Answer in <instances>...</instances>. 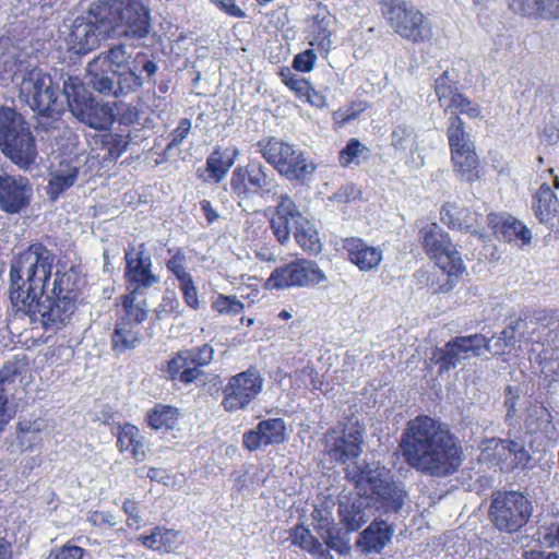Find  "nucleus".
Here are the masks:
<instances>
[{
  "instance_id": "f257e3e1",
  "label": "nucleus",
  "mask_w": 559,
  "mask_h": 559,
  "mask_svg": "<svg viewBox=\"0 0 559 559\" xmlns=\"http://www.w3.org/2000/svg\"><path fill=\"white\" fill-rule=\"evenodd\" d=\"M55 254L40 243H34L12 261L10 269V299L32 322L46 330L67 325L76 310V302L63 295H46L52 273Z\"/></svg>"
},
{
  "instance_id": "f03ea898",
  "label": "nucleus",
  "mask_w": 559,
  "mask_h": 559,
  "mask_svg": "<svg viewBox=\"0 0 559 559\" xmlns=\"http://www.w3.org/2000/svg\"><path fill=\"white\" fill-rule=\"evenodd\" d=\"M407 464L424 475L447 477L462 464V447L441 423L417 416L407 423L400 441Z\"/></svg>"
},
{
  "instance_id": "7ed1b4c3",
  "label": "nucleus",
  "mask_w": 559,
  "mask_h": 559,
  "mask_svg": "<svg viewBox=\"0 0 559 559\" xmlns=\"http://www.w3.org/2000/svg\"><path fill=\"white\" fill-rule=\"evenodd\" d=\"M132 51L124 44L111 46L86 66V83L108 97H126L143 86V79L131 67Z\"/></svg>"
},
{
  "instance_id": "20e7f679",
  "label": "nucleus",
  "mask_w": 559,
  "mask_h": 559,
  "mask_svg": "<svg viewBox=\"0 0 559 559\" xmlns=\"http://www.w3.org/2000/svg\"><path fill=\"white\" fill-rule=\"evenodd\" d=\"M91 12L103 31L115 36L141 39L150 33L148 10L141 0H99L91 4Z\"/></svg>"
},
{
  "instance_id": "39448f33",
  "label": "nucleus",
  "mask_w": 559,
  "mask_h": 559,
  "mask_svg": "<svg viewBox=\"0 0 559 559\" xmlns=\"http://www.w3.org/2000/svg\"><path fill=\"white\" fill-rule=\"evenodd\" d=\"M347 479L357 489V495L374 497L386 511H399L404 504L406 492L401 484L391 480L390 472L379 463L347 465Z\"/></svg>"
},
{
  "instance_id": "423d86ee",
  "label": "nucleus",
  "mask_w": 559,
  "mask_h": 559,
  "mask_svg": "<svg viewBox=\"0 0 559 559\" xmlns=\"http://www.w3.org/2000/svg\"><path fill=\"white\" fill-rule=\"evenodd\" d=\"M0 152L22 170H28L38 156L28 122L10 107H0Z\"/></svg>"
},
{
  "instance_id": "0eeeda50",
  "label": "nucleus",
  "mask_w": 559,
  "mask_h": 559,
  "mask_svg": "<svg viewBox=\"0 0 559 559\" xmlns=\"http://www.w3.org/2000/svg\"><path fill=\"white\" fill-rule=\"evenodd\" d=\"M257 145L262 157L289 180L304 182L310 179L316 170V165L306 158L302 151L282 139L265 138Z\"/></svg>"
},
{
  "instance_id": "6e6552de",
  "label": "nucleus",
  "mask_w": 559,
  "mask_h": 559,
  "mask_svg": "<svg viewBox=\"0 0 559 559\" xmlns=\"http://www.w3.org/2000/svg\"><path fill=\"white\" fill-rule=\"evenodd\" d=\"M381 10L391 28L412 43H423L432 36L429 21L415 5L404 0H381Z\"/></svg>"
},
{
  "instance_id": "1a4fd4ad",
  "label": "nucleus",
  "mask_w": 559,
  "mask_h": 559,
  "mask_svg": "<svg viewBox=\"0 0 559 559\" xmlns=\"http://www.w3.org/2000/svg\"><path fill=\"white\" fill-rule=\"evenodd\" d=\"M63 93L71 114L84 124L96 130H106L112 124V108L94 100L78 78L64 81Z\"/></svg>"
},
{
  "instance_id": "9d476101",
  "label": "nucleus",
  "mask_w": 559,
  "mask_h": 559,
  "mask_svg": "<svg viewBox=\"0 0 559 559\" xmlns=\"http://www.w3.org/2000/svg\"><path fill=\"white\" fill-rule=\"evenodd\" d=\"M532 512V501L524 493L511 490L492 495L488 514L499 531L513 533L526 525Z\"/></svg>"
},
{
  "instance_id": "9b49d317",
  "label": "nucleus",
  "mask_w": 559,
  "mask_h": 559,
  "mask_svg": "<svg viewBox=\"0 0 559 559\" xmlns=\"http://www.w3.org/2000/svg\"><path fill=\"white\" fill-rule=\"evenodd\" d=\"M17 79L19 99L34 112L48 115L57 111L58 87L51 76L39 68L23 71Z\"/></svg>"
},
{
  "instance_id": "f8f14e48",
  "label": "nucleus",
  "mask_w": 559,
  "mask_h": 559,
  "mask_svg": "<svg viewBox=\"0 0 559 559\" xmlns=\"http://www.w3.org/2000/svg\"><path fill=\"white\" fill-rule=\"evenodd\" d=\"M491 342L492 338H487L481 334L456 336L444 347L436 348L430 360L439 364L441 371H449L465 360L481 356L484 350L498 354L499 350H493Z\"/></svg>"
},
{
  "instance_id": "ddd939ff",
  "label": "nucleus",
  "mask_w": 559,
  "mask_h": 559,
  "mask_svg": "<svg viewBox=\"0 0 559 559\" xmlns=\"http://www.w3.org/2000/svg\"><path fill=\"white\" fill-rule=\"evenodd\" d=\"M441 221L452 229H459L485 239L490 233H497L500 215L489 212L486 215L479 211L461 209L447 203L441 209Z\"/></svg>"
},
{
  "instance_id": "4468645a",
  "label": "nucleus",
  "mask_w": 559,
  "mask_h": 559,
  "mask_svg": "<svg viewBox=\"0 0 559 559\" xmlns=\"http://www.w3.org/2000/svg\"><path fill=\"white\" fill-rule=\"evenodd\" d=\"M479 460L499 467L501 472H510L519 466H524L530 460V454L522 439L491 438L483 442Z\"/></svg>"
},
{
  "instance_id": "2eb2a0df",
  "label": "nucleus",
  "mask_w": 559,
  "mask_h": 559,
  "mask_svg": "<svg viewBox=\"0 0 559 559\" xmlns=\"http://www.w3.org/2000/svg\"><path fill=\"white\" fill-rule=\"evenodd\" d=\"M326 281V276L317 263L298 259L284 266L276 267L266 285L272 289L314 286Z\"/></svg>"
},
{
  "instance_id": "dca6fc26",
  "label": "nucleus",
  "mask_w": 559,
  "mask_h": 559,
  "mask_svg": "<svg viewBox=\"0 0 559 559\" xmlns=\"http://www.w3.org/2000/svg\"><path fill=\"white\" fill-rule=\"evenodd\" d=\"M262 386L263 378L257 369L233 376L223 390L222 406L226 412L245 409L260 394Z\"/></svg>"
},
{
  "instance_id": "f3484780",
  "label": "nucleus",
  "mask_w": 559,
  "mask_h": 559,
  "mask_svg": "<svg viewBox=\"0 0 559 559\" xmlns=\"http://www.w3.org/2000/svg\"><path fill=\"white\" fill-rule=\"evenodd\" d=\"M276 186L272 174L262 164L255 162L236 167L230 180L233 192L241 199H248L252 193L269 194Z\"/></svg>"
},
{
  "instance_id": "a211bd4d",
  "label": "nucleus",
  "mask_w": 559,
  "mask_h": 559,
  "mask_svg": "<svg viewBox=\"0 0 559 559\" xmlns=\"http://www.w3.org/2000/svg\"><path fill=\"white\" fill-rule=\"evenodd\" d=\"M127 267L126 278L133 287L131 292L143 294L147 288L159 283V277L152 273V260L146 254L144 243L132 247L124 255Z\"/></svg>"
},
{
  "instance_id": "6ab92c4d",
  "label": "nucleus",
  "mask_w": 559,
  "mask_h": 559,
  "mask_svg": "<svg viewBox=\"0 0 559 559\" xmlns=\"http://www.w3.org/2000/svg\"><path fill=\"white\" fill-rule=\"evenodd\" d=\"M364 433L358 427L344 430L332 429L324 437V451L337 462L346 463L362 452Z\"/></svg>"
},
{
  "instance_id": "aec40b11",
  "label": "nucleus",
  "mask_w": 559,
  "mask_h": 559,
  "mask_svg": "<svg viewBox=\"0 0 559 559\" xmlns=\"http://www.w3.org/2000/svg\"><path fill=\"white\" fill-rule=\"evenodd\" d=\"M103 25L96 21L91 8L86 16L76 17L66 36L67 47L76 55L87 53L99 45Z\"/></svg>"
},
{
  "instance_id": "412c9836",
  "label": "nucleus",
  "mask_w": 559,
  "mask_h": 559,
  "mask_svg": "<svg viewBox=\"0 0 559 559\" xmlns=\"http://www.w3.org/2000/svg\"><path fill=\"white\" fill-rule=\"evenodd\" d=\"M33 187L28 178L21 175H0V209L8 214L25 210L32 200Z\"/></svg>"
},
{
  "instance_id": "4be33fe9",
  "label": "nucleus",
  "mask_w": 559,
  "mask_h": 559,
  "mask_svg": "<svg viewBox=\"0 0 559 559\" xmlns=\"http://www.w3.org/2000/svg\"><path fill=\"white\" fill-rule=\"evenodd\" d=\"M286 439V425L282 418H271L260 421L252 430L243 435V445L255 451L271 444L283 443Z\"/></svg>"
},
{
  "instance_id": "5701e85b",
  "label": "nucleus",
  "mask_w": 559,
  "mask_h": 559,
  "mask_svg": "<svg viewBox=\"0 0 559 559\" xmlns=\"http://www.w3.org/2000/svg\"><path fill=\"white\" fill-rule=\"evenodd\" d=\"M343 249L347 252L348 260L362 272L376 271L383 260L382 249L368 245L361 238H346Z\"/></svg>"
},
{
  "instance_id": "b1692460",
  "label": "nucleus",
  "mask_w": 559,
  "mask_h": 559,
  "mask_svg": "<svg viewBox=\"0 0 559 559\" xmlns=\"http://www.w3.org/2000/svg\"><path fill=\"white\" fill-rule=\"evenodd\" d=\"M341 523L347 532L358 531L370 519L369 502L366 496H343L338 502Z\"/></svg>"
},
{
  "instance_id": "393cba45",
  "label": "nucleus",
  "mask_w": 559,
  "mask_h": 559,
  "mask_svg": "<svg viewBox=\"0 0 559 559\" xmlns=\"http://www.w3.org/2000/svg\"><path fill=\"white\" fill-rule=\"evenodd\" d=\"M295 214H301L297 205L289 195L282 194L276 206V213L271 219L273 234L281 243H286L296 230L297 217H295Z\"/></svg>"
},
{
  "instance_id": "a878e982",
  "label": "nucleus",
  "mask_w": 559,
  "mask_h": 559,
  "mask_svg": "<svg viewBox=\"0 0 559 559\" xmlns=\"http://www.w3.org/2000/svg\"><path fill=\"white\" fill-rule=\"evenodd\" d=\"M393 528L383 520L371 522L358 536L355 546L361 554H380L393 537Z\"/></svg>"
},
{
  "instance_id": "bb28decb",
  "label": "nucleus",
  "mask_w": 559,
  "mask_h": 559,
  "mask_svg": "<svg viewBox=\"0 0 559 559\" xmlns=\"http://www.w3.org/2000/svg\"><path fill=\"white\" fill-rule=\"evenodd\" d=\"M452 163L456 176L466 182L479 179L478 157L474 146H466L451 152Z\"/></svg>"
},
{
  "instance_id": "cd10ccee",
  "label": "nucleus",
  "mask_w": 559,
  "mask_h": 559,
  "mask_svg": "<svg viewBox=\"0 0 559 559\" xmlns=\"http://www.w3.org/2000/svg\"><path fill=\"white\" fill-rule=\"evenodd\" d=\"M79 168L73 163H60L58 168L50 174L47 194L55 201L67 189L72 187L78 179Z\"/></svg>"
},
{
  "instance_id": "c85d7f7f",
  "label": "nucleus",
  "mask_w": 559,
  "mask_h": 559,
  "mask_svg": "<svg viewBox=\"0 0 559 559\" xmlns=\"http://www.w3.org/2000/svg\"><path fill=\"white\" fill-rule=\"evenodd\" d=\"M142 294L130 292L128 295L121 297V311L117 321L130 323L139 326L142 324L148 313V306L145 299H141Z\"/></svg>"
},
{
  "instance_id": "c756f323",
  "label": "nucleus",
  "mask_w": 559,
  "mask_h": 559,
  "mask_svg": "<svg viewBox=\"0 0 559 559\" xmlns=\"http://www.w3.org/2000/svg\"><path fill=\"white\" fill-rule=\"evenodd\" d=\"M120 452L128 453L135 462H142L146 457L143 437L138 427L127 424L121 427L118 435Z\"/></svg>"
},
{
  "instance_id": "7c9ffc66",
  "label": "nucleus",
  "mask_w": 559,
  "mask_h": 559,
  "mask_svg": "<svg viewBox=\"0 0 559 559\" xmlns=\"http://www.w3.org/2000/svg\"><path fill=\"white\" fill-rule=\"evenodd\" d=\"M84 285V277L74 267H70L63 273L60 271L56 272L51 293L70 297L71 301L76 302L79 293Z\"/></svg>"
},
{
  "instance_id": "2f4dec72",
  "label": "nucleus",
  "mask_w": 559,
  "mask_h": 559,
  "mask_svg": "<svg viewBox=\"0 0 559 559\" xmlns=\"http://www.w3.org/2000/svg\"><path fill=\"white\" fill-rule=\"evenodd\" d=\"M29 371L28 361L23 356H15L13 359L7 361L0 370V390L1 394L8 397L7 393L11 390L10 386L14 385L16 381L23 382V379Z\"/></svg>"
},
{
  "instance_id": "473e14b6",
  "label": "nucleus",
  "mask_w": 559,
  "mask_h": 559,
  "mask_svg": "<svg viewBox=\"0 0 559 559\" xmlns=\"http://www.w3.org/2000/svg\"><path fill=\"white\" fill-rule=\"evenodd\" d=\"M534 211L540 223L551 222L559 213L558 198L546 183H543L535 194Z\"/></svg>"
},
{
  "instance_id": "72a5a7b5",
  "label": "nucleus",
  "mask_w": 559,
  "mask_h": 559,
  "mask_svg": "<svg viewBox=\"0 0 559 559\" xmlns=\"http://www.w3.org/2000/svg\"><path fill=\"white\" fill-rule=\"evenodd\" d=\"M297 217L294 237L297 243L309 253H319L322 245L314 225L302 214H295Z\"/></svg>"
},
{
  "instance_id": "f704fd0d",
  "label": "nucleus",
  "mask_w": 559,
  "mask_h": 559,
  "mask_svg": "<svg viewBox=\"0 0 559 559\" xmlns=\"http://www.w3.org/2000/svg\"><path fill=\"white\" fill-rule=\"evenodd\" d=\"M141 340L140 329L136 325L117 321L116 329L111 337L112 349L120 355L138 346Z\"/></svg>"
},
{
  "instance_id": "c9c22d12",
  "label": "nucleus",
  "mask_w": 559,
  "mask_h": 559,
  "mask_svg": "<svg viewBox=\"0 0 559 559\" xmlns=\"http://www.w3.org/2000/svg\"><path fill=\"white\" fill-rule=\"evenodd\" d=\"M238 150H215L206 159V170L215 182H221L235 163Z\"/></svg>"
},
{
  "instance_id": "e433bc0d",
  "label": "nucleus",
  "mask_w": 559,
  "mask_h": 559,
  "mask_svg": "<svg viewBox=\"0 0 559 559\" xmlns=\"http://www.w3.org/2000/svg\"><path fill=\"white\" fill-rule=\"evenodd\" d=\"M335 19L330 13L328 8L322 4H318L314 8L312 15L308 20V28L317 40H325L332 34V27Z\"/></svg>"
},
{
  "instance_id": "4c0bfd02",
  "label": "nucleus",
  "mask_w": 559,
  "mask_h": 559,
  "mask_svg": "<svg viewBox=\"0 0 559 559\" xmlns=\"http://www.w3.org/2000/svg\"><path fill=\"white\" fill-rule=\"evenodd\" d=\"M289 536L293 544L299 546L309 554L322 558H332L329 550L323 547L312 533L304 526H295L290 530Z\"/></svg>"
},
{
  "instance_id": "58836bf2",
  "label": "nucleus",
  "mask_w": 559,
  "mask_h": 559,
  "mask_svg": "<svg viewBox=\"0 0 559 559\" xmlns=\"http://www.w3.org/2000/svg\"><path fill=\"white\" fill-rule=\"evenodd\" d=\"M437 255L440 258H430L435 263L447 274L449 275H459L465 271V266L463 260L461 258V253L456 250L455 246L452 243L451 239L447 246H443L441 250H439Z\"/></svg>"
},
{
  "instance_id": "ea45409f",
  "label": "nucleus",
  "mask_w": 559,
  "mask_h": 559,
  "mask_svg": "<svg viewBox=\"0 0 559 559\" xmlns=\"http://www.w3.org/2000/svg\"><path fill=\"white\" fill-rule=\"evenodd\" d=\"M499 226L500 233L507 241L512 242L520 240L522 246L531 243L532 231L514 217L510 215L500 216Z\"/></svg>"
},
{
  "instance_id": "a19ab883",
  "label": "nucleus",
  "mask_w": 559,
  "mask_h": 559,
  "mask_svg": "<svg viewBox=\"0 0 559 559\" xmlns=\"http://www.w3.org/2000/svg\"><path fill=\"white\" fill-rule=\"evenodd\" d=\"M551 419V414L547 407L540 403H535L527 407L524 423L530 432H548L552 428Z\"/></svg>"
},
{
  "instance_id": "79ce46f5",
  "label": "nucleus",
  "mask_w": 559,
  "mask_h": 559,
  "mask_svg": "<svg viewBox=\"0 0 559 559\" xmlns=\"http://www.w3.org/2000/svg\"><path fill=\"white\" fill-rule=\"evenodd\" d=\"M421 234L423 245L429 258H440V255H437L436 253L440 254L439 250L449 243L450 238L448 234H445L436 224H431L424 228Z\"/></svg>"
},
{
  "instance_id": "37998d69",
  "label": "nucleus",
  "mask_w": 559,
  "mask_h": 559,
  "mask_svg": "<svg viewBox=\"0 0 559 559\" xmlns=\"http://www.w3.org/2000/svg\"><path fill=\"white\" fill-rule=\"evenodd\" d=\"M179 413L176 408L168 405H158L147 415L148 425L158 429H173L178 421Z\"/></svg>"
},
{
  "instance_id": "c03bdc74",
  "label": "nucleus",
  "mask_w": 559,
  "mask_h": 559,
  "mask_svg": "<svg viewBox=\"0 0 559 559\" xmlns=\"http://www.w3.org/2000/svg\"><path fill=\"white\" fill-rule=\"evenodd\" d=\"M448 139L451 152L466 146H474L469 134L465 131L464 122L459 116H450Z\"/></svg>"
},
{
  "instance_id": "a18cd8bd",
  "label": "nucleus",
  "mask_w": 559,
  "mask_h": 559,
  "mask_svg": "<svg viewBox=\"0 0 559 559\" xmlns=\"http://www.w3.org/2000/svg\"><path fill=\"white\" fill-rule=\"evenodd\" d=\"M41 425L38 421H23L17 427V440L22 451H32L40 443Z\"/></svg>"
},
{
  "instance_id": "49530a36",
  "label": "nucleus",
  "mask_w": 559,
  "mask_h": 559,
  "mask_svg": "<svg viewBox=\"0 0 559 559\" xmlns=\"http://www.w3.org/2000/svg\"><path fill=\"white\" fill-rule=\"evenodd\" d=\"M435 92L440 106L449 112V104L460 94L456 92L455 82L449 71H444L435 82Z\"/></svg>"
},
{
  "instance_id": "de8ad7c7",
  "label": "nucleus",
  "mask_w": 559,
  "mask_h": 559,
  "mask_svg": "<svg viewBox=\"0 0 559 559\" xmlns=\"http://www.w3.org/2000/svg\"><path fill=\"white\" fill-rule=\"evenodd\" d=\"M348 532H343L336 525L320 536L328 548L336 551L338 555H349L352 550Z\"/></svg>"
},
{
  "instance_id": "09e8293b",
  "label": "nucleus",
  "mask_w": 559,
  "mask_h": 559,
  "mask_svg": "<svg viewBox=\"0 0 559 559\" xmlns=\"http://www.w3.org/2000/svg\"><path fill=\"white\" fill-rule=\"evenodd\" d=\"M369 150L367 146L361 144L358 140L352 139L348 141L346 146L340 152V163L342 166L347 167L353 163L358 164L359 158H367Z\"/></svg>"
},
{
  "instance_id": "8fccbe9b",
  "label": "nucleus",
  "mask_w": 559,
  "mask_h": 559,
  "mask_svg": "<svg viewBox=\"0 0 559 559\" xmlns=\"http://www.w3.org/2000/svg\"><path fill=\"white\" fill-rule=\"evenodd\" d=\"M451 116L466 115L472 119L479 118L481 110L477 104L472 103L468 98L459 94L452 103L449 104Z\"/></svg>"
},
{
  "instance_id": "3c124183",
  "label": "nucleus",
  "mask_w": 559,
  "mask_h": 559,
  "mask_svg": "<svg viewBox=\"0 0 559 559\" xmlns=\"http://www.w3.org/2000/svg\"><path fill=\"white\" fill-rule=\"evenodd\" d=\"M154 313L158 320H163L169 314H173L174 317L182 314L180 302L174 292H167L164 295L162 302L154 310Z\"/></svg>"
},
{
  "instance_id": "603ef678",
  "label": "nucleus",
  "mask_w": 559,
  "mask_h": 559,
  "mask_svg": "<svg viewBox=\"0 0 559 559\" xmlns=\"http://www.w3.org/2000/svg\"><path fill=\"white\" fill-rule=\"evenodd\" d=\"M311 520L312 527L319 536L335 526L332 512L328 508H314Z\"/></svg>"
},
{
  "instance_id": "864d4df0",
  "label": "nucleus",
  "mask_w": 559,
  "mask_h": 559,
  "mask_svg": "<svg viewBox=\"0 0 559 559\" xmlns=\"http://www.w3.org/2000/svg\"><path fill=\"white\" fill-rule=\"evenodd\" d=\"M212 308L218 313L238 314L243 310V304L235 296L218 295Z\"/></svg>"
},
{
  "instance_id": "5fc2aeb1",
  "label": "nucleus",
  "mask_w": 559,
  "mask_h": 559,
  "mask_svg": "<svg viewBox=\"0 0 559 559\" xmlns=\"http://www.w3.org/2000/svg\"><path fill=\"white\" fill-rule=\"evenodd\" d=\"M186 261L185 252L179 249L166 263L167 269L176 276L179 283L191 276L186 270Z\"/></svg>"
},
{
  "instance_id": "6e6d98bb",
  "label": "nucleus",
  "mask_w": 559,
  "mask_h": 559,
  "mask_svg": "<svg viewBox=\"0 0 559 559\" xmlns=\"http://www.w3.org/2000/svg\"><path fill=\"white\" fill-rule=\"evenodd\" d=\"M185 355L190 360V365L202 367L213 359V348L205 344L198 348L185 350Z\"/></svg>"
},
{
  "instance_id": "4d7b16f0",
  "label": "nucleus",
  "mask_w": 559,
  "mask_h": 559,
  "mask_svg": "<svg viewBox=\"0 0 559 559\" xmlns=\"http://www.w3.org/2000/svg\"><path fill=\"white\" fill-rule=\"evenodd\" d=\"M188 365H190V360L185 355V350L179 352L167 362L166 372L171 380H178Z\"/></svg>"
},
{
  "instance_id": "13d9d810",
  "label": "nucleus",
  "mask_w": 559,
  "mask_h": 559,
  "mask_svg": "<svg viewBox=\"0 0 559 559\" xmlns=\"http://www.w3.org/2000/svg\"><path fill=\"white\" fill-rule=\"evenodd\" d=\"M536 2V13L534 17L547 20L559 17V0H538Z\"/></svg>"
},
{
  "instance_id": "bf43d9fd",
  "label": "nucleus",
  "mask_w": 559,
  "mask_h": 559,
  "mask_svg": "<svg viewBox=\"0 0 559 559\" xmlns=\"http://www.w3.org/2000/svg\"><path fill=\"white\" fill-rule=\"evenodd\" d=\"M179 288L182 292L183 299H185L186 304L194 310L198 309L200 306V302H199V298H198V290L193 283L192 276L180 282Z\"/></svg>"
},
{
  "instance_id": "052dcab7",
  "label": "nucleus",
  "mask_w": 559,
  "mask_h": 559,
  "mask_svg": "<svg viewBox=\"0 0 559 559\" xmlns=\"http://www.w3.org/2000/svg\"><path fill=\"white\" fill-rule=\"evenodd\" d=\"M122 510L128 516V526L139 530L143 520L140 515L138 503L133 500L127 499L122 504Z\"/></svg>"
},
{
  "instance_id": "680f3d73",
  "label": "nucleus",
  "mask_w": 559,
  "mask_h": 559,
  "mask_svg": "<svg viewBox=\"0 0 559 559\" xmlns=\"http://www.w3.org/2000/svg\"><path fill=\"white\" fill-rule=\"evenodd\" d=\"M317 56L313 50L308 49L295 56L293 66L296 70L301 72H308L312 70Z\"/></svg>"
},
{
  "instance_id": "e2e57ef3",
  "label": "nucleus",
  "mask_w": 559,
  "mask_h": 559,
  "mask_svg": "<svg viewBox=\"0 0 559 559\" xmlns=\"http://www.w3.org/2000/svg\"><path fill=\"white\" fill-rule=\"evenodd\" d=\"M360 194V191L357 189L356 185L353 182H348L343 185L333 195L332 200L336 202H350L356 200Z\"/></svg>"
},
{
  "instance_id": "0e129e2a",
  "label": "nucleus",
  "mask_w": 559,
  "mask_h": 559,
  "mask_svg": "<svg viewBox=\"0 0 559 559\" xmlns=\"http://www.w3.org/2000/svg\"><path fill=\"white\" fill-rule=\"evenodd\" d=\"M413 134V129L406 126H399L396 127L391 134L392 138V145L396 150H405L406 148V141L409 139Z\"/></svg>"
},
{
  "instance_id": "69168bd1",
  "label": "nucleus",
  "mask_w": 559,
  "mask_h": 559,
  "mask_svg": "<svg viewBox=\"0 0 559 559\" xmlns=\"http://www.w3.org/2000/svg\"><path fill=\"white\" fill-rule=\"evenodd\" d=\"M191 130V121L187 118L181 119L178 127L171 133V141L168 144V148L178 146L189 134Z\"/></svg>"
},
{
  "instance_id": "338daca9",
  "label": "nucleus",
  "mask_w": 559,
  "mask_h": 559,
  "mask_svg": "<svg viewBox=\"0 0 559 559\" xmlns=\"http://www.w3.org/2000/svg\"><path fill=\"white\" fill-rule=\"evenodd\" d=\"M527 326V322L523 320H514L510 323V325L501 333L500 340H503L507 342H512L516 338V333H519L520 337H525L524 335V328Z\"/></svg>"
},
{
  "instance_id": "774afa93",
  "label": "nucleus",
  "mask_w": 559,
  "mask_h": 559,
  "mask_svg": "<svg viewBox=\"0 0 559 559\" xmlns=\"http://www.w3.org/2000/svg\"><path fill=\"white\" fill-rule=\"evenodd\" d=\"M83 551L79 546L66 544L55 554V559H81Z\"/></svg>"
}]
</instances>
